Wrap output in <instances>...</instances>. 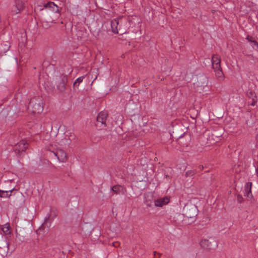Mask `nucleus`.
<instances>
[{"label": "nucleus", "instance_id": "nucleus-1", "mask_svg": "<svg viewBox=\"0 0 258 258\" xmlns=\"http://www.w3.org/2000/svg\"><path fill=\"white\" fill-rule=\"evenodd\" d=\"M43 11L44 16V20L43 25L44 27L49 26L48 23H54L55 21L57 20L60 14L57 5L53 2H48L44 6V8L39 9Z\"/></svg>", "mask_w": 258, "mask_h": 258}, {"label": "nucleus", "instance_id": "nucleus-17", "mask_svg": "<svg viewBox=\"0 0 258 258\" xmlns=\"http://www.w3.org/2000/svg\"><path fill=\"white\" fill-rule=\"evenodd\" d=\"M2 230L4 234L6 235L11 234V227L9 223H6L2 227Z\"/></svg>", "mask_w": 258, "mask_h": 258}, {"label": "nucleus", "instance_id": "nucleus-18", "mask_svg": "<svg viewBox=\"0 0 258 258\" xmlns=\"http://www.w3.org/2000/svg\"><path fill=\"white\" fill-rule=\"evenodd\" d=\"M43 110V107L40 103L36 104L35 106V109L33 110L34 113H39Z\"/></svg>", "mask_w": 258, "mask_h": 258}, {"label": "nucleus", "instance_id": "nucleus-10", "mask_svg": "<svg viewBox=\"0 0 258 258\" xmlns=\"http://www.w3.org/2000/svg\"><path fill=\"white\" fill-rule=\"evenodd\" d=\"M107 116V114L105 111H101L100 112L97 117V121L98 123H100L102 125H103L104 126H105V122L106 120V118Z\"/></svg>", "mask_w": 258, "mask_h": 258}, {"label": "nucleus", "instance_id": "nucleus-19", "mask_svg": "<svg viewBox=\"0 0 258 258\" xmlns=\"http://www.w3.org/2000/svg\"><path fill=\"white\" fill-rule=\"evenodd\" d=\"M84 78L85 76H83L77 78L74 83V86L75 87H78L79 85L83 82Z\"/></svg>", "mask_w": 258, "mask_h": 258}, {"label": "nucleus", "instance_id": "nucleus-2", "mask_svg": "<svg viewBox=\"0 0 258 258\" xmlns=\"http://www.w3.org/2000/svg\"><path fill=\"white\" fill-rule=\"evenodd\" d=\"M208 80L205 75H200L197 77L196 82L194 83V86L197 91L199 93L207 92L209 90V87L208 86Z\"/></svg>", "mask_w": 258, "mask_h": 258}, {"label": "nucleus", "instance_id": "nucleus-20", "mask_svg": "<svg viewBox=\"0 0 258 258\" xmlns=\"http://www.w3.org/2000/svg\"><path fill=\"white\" fill-rule=\"evenodd\" d=\"M247 95L248 97H251V98L252 99L253 102L251 103V105H252V106L255 105L256 101L255 100V96L254 94V93H253L251 91H250L249 93H247Z\"/></svg>", "mask_w": 258, "mask_h": 258}, {"label": "nucleus", "instance_id": "nucleus-21", "mask_svg": "<svg viewBox=\"0 0 258 258\" xmlns=\"http://www.w3.org/2000/svg\"><path fill=\"white\" fill-rule=\"evenodd\" d=\"M58 89L60 90V91H63L66 88V83L65 81L62 80V82L59 84V85L58 86Z\"/></svg>", "mask_w": 258, "mask_h": 258}, {"label": "nucleus", "instance_id": "nucleus-12", "mask_svg": "<svg viewBox=\"0 0 258 258\" xmlns=\"http://www.w3.org/2000/svg\"><path fill=\"white\" fill-rule=\"evenodd\" d=\"M251 182H246L244 185V196L248 198H250L252 197V194L251 191Z\"/></svg>", "mask_w": 258, "mask_h": 258}, {"label": "nucleus", "instance_id": "nucleus-7", "mask_svg": "<svg viewBox=\"0 0 258 258\" xmlns=\"http://www.w3.org/2000/svg\"><path fill=\"white\" fill-rule=\"evenodd\" d=\"M24 8V3L22 0H16L14 4L11 8L12 15H16L19 13Z\"/></svg>", "mask_w": 258, "mask_h": 258}, {"label": "nucleus", "instance_id": "nucleus-16", "mask_svg": "<svg viewBox=\"0 0 258 258\" xmlns=\"http://www.w3.org/2000/svg\"><path fill=\"white\" fill-rule=\"evenodd\" d=\"M246 39L249 42H250V45L252 47V48L258 51L257 42L256 41L252 40V38L249 36H247Z\"/></svg>", "mask_w": 258, "mask_h": 258}, {"label": "nucleus", "instance_id": "nucleus-5", "mask_svg": "<svg viewBox=\"0 0 258 258\" xmlns=\"http://www.w3.org/2000/svg\"><path fill=\"white\" fill-rule=\"evenodd\" d=\"M52 153L56 157L58 162L64 163L68 159V156L66 152L62 149L57 148L52 151Z\"/></svg>", "mask_w": 258, "mask_h": 258}, {"label": "nucleus", "instance_id": "nucleus-22", "mask_svg": "<svg viewBox=\"0 0 258 258\" xmlns=\"http://www.w3.org/2000/svg\"><path fill=\"white\" fill-rule=\"evenodd\" d=\"M196 172L194 170H188L186 172L187 176H192L195 174Z\"/></svg>", "mask_w": 258, "mask_h": 258}, {"label": "nucleus", "instance_id": "nucleus-23", "mask_svg": "<svg viewBox=\"0 0 258 258\" xmlns=\"http://www.w3.org/2000/svg\"><path fill=\"white\" fill-rule=\"evenodd\" d=\"M5 245L4 246V248H6L7 249V250L8 251L9 249V244L6 241H5Z\"/></svg>", "mask_w": 258, "mask_h": 258}, {"label": "nucleus", "instance_id": "nucleus-6", "mask_svg": "<svg viewBox=\"0 0 258 258\" xmlns=\"http://www.w3.org/2000/svg\"><path fill=\"white\" fill-rule=\"evenodd\" d=\"M200 245L205 249H212L217 247L218 243L217 241L214 239H203L200 242Z\"/></svg>", "mask_w": 258, "mask_h": 258}, {"label": "nucleus", "instance_id": "nucleus-26", "mask_svg": "<svg viewBox=\"0 0 258 258\" xmlns=\"http://www.w3.org/2000/svg\"><path fill=\"white\" fill-rule=\"evenodd\" d=\"M70 137H74V135H71Z\"/></svg>", "mask_w": 258, "mask_h": 258}, {"label": "nucleus", "instance_id": "nucleus-14", "mask_svg": "<svg viewBox=\"0 0 258 258\" xmlns=\"http://www.w3.org/2000/svg\"><path fill=\"white\" fill-rule=\"evenodd\" d=\"M10 47V44L8 42H6L4 44H0V54H4L7 52Z\"/></svg>", "mask_w": 258, "mask_h": 258}, {"label": "nucleus", "instance_id": "nucleus-15", "mask_svg": "<svg viewBox=\"0 0 258 258\" xmlns=\"http://www.w3.org/2000/svg\"><path fill=\"white\" fill-rule=\"evenodd\" d=\"M14 188L9 190L0 189V197L3 198H9L12 195Z\"/></svg>", "mask_w": 258, "mask_h": 258}, {"label": "nucleus", "instance_id": "nucleus-4", "mask_svg": "<svg viewBox=\"0 0 258 258\" xmlns=\"http://www.w3.org/2000/svg\"><path fill=\"white\" fill-rule=\"evenodd\" d=\"M184 215L187 218H194L198 214L197 207L192 204H187L184 208Z\"/></svg>", "mask_w": 258, "mask_h": 258}, {"label": "nucleus", "instance_id": "nucleus-9", "mask_svg": "<svg viewBox=\"0 0 258 258\" xmlns=\"http://www.w3.org/2000/svg\"><path fill=\"white\" fill-rule=\"evenodd\" d=\"M121 20L120 18H117L111 21V27L113 33L115 34L118 33V27H120Z\"/></svg>", "mask_w": 258, "mask_h": 258}, {"label": "nucleus", "instance_id": "nucleus-11", "mask_svg": "<svg viewBox=\"0 0 258 258\" xmlns=\"http://www.w3.org/2000/svg\"><path fill=\"white\" fill-rule=\"evenodd\" d=\"M169 202V199L167 197H164L157 199L155 201V205L156 207H161Z\"/></svg>", "mask_w": 258, "mask_h": 258}, {"label": "nucleus", "instance_id": "nucleus-8", "mask_svg": "<svg viewBox=\"0 0 258 258\" xmlns=\"http://www.w3.org/2000/svg\"><path fill=\"white\" fill-rule=\"evenodd\" d=\"M28 145V144L26 141L22 140L15 146L14 150L16 153H20L26 150Z\"/></svg>", "mask_w": 258, "mask_h": 258}, {"label": "nucleus", "instance_id": "nucleus-24", "mask_svg": "<svg viewBox=\"0 0 258 258\" xmlns=\"http://www.w3.org/2000/svg\"><path fill=\"white\" fill-rule=\"evenodd\" d=\"M119 187L118 186H114L112 187V190L115 192H116L117 190L119 189Z\"/></svg>", "mask_w": 258, "mask_h": 258}, {"label": "nucleus", "instance_id": "nucleus-3", "mask_svg": "<svg viewBox=\"0 0 258 258\" xmlns=\"http://www.w3.org/2000/svg\"><path fill=\"white\" fill-rule=\"evenodd\" d=\"M211 61L216 77L220 80H222L224 78V75L221 67L220 57L216 55H213Z\"/></svg>", "mask_w": 258, "mask_h": 258}, {"label": "nucleus", "instance_id": "nucleus-25", "mask_svg": "<svg viewBox=\"0 0 258 258\" xmlns=\"http://www.w3.org/2000/svg\"><path fill=\"white\" fill-rule=\"evenodd\" d=\"M146 204L148 206H149L150 207L151 206V205L150 204H149L147 202H146Z\"/></svg>", "mask_w": 258, "mask_h": 258}, {"label": "nucleus", "instance_id": "nucleus-13", "mask_svg": "<svg viewBox=\"0 0 258 258\" xmlns=\"http://www.w3.org/2000/svg\"><path fill=\"white\" fill-rule=\"evenodd\" d=\"M71 142V139L70 137H67V136L64 138L61 139L58 142L59 145L62 147H66L69 146Z\"/></svg>", "mask_w": 258, "mask_h": 258}]
</instances>
